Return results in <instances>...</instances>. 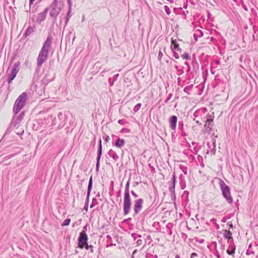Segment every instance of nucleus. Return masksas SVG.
I'll use <instances>...</instances> for the list:
<instances>
[{"label":"nucleus","mask_w":258,"mask_h":258,"mask_svg":"<svg viewBox=\"0 0 258 258\" xmlns=\"http://www.w3.org/2000/svg\"><path fill=\"white\" fill-rule=\"evenodd\" d=\"M71 222V219L67 218L61 223V226H69Z\"/></svg>","instance_id":"c85d7f7f"},{"label":"nucleus","mask_w":258,"mask_h":258,"mask_svg":"<svg viewBox=\"0 0 258 258\" xmlns=\"http://www.w3.org/2000/svg\"><path fill=\"white\" fill-rule=\"evenodd\" d=\"M90 196V193L87 192V197H86V199L85 204L88 205L89 202Z\"/></svg>","instance_id":"49530a36"},{"label":"nucleus","mask_w":258,"mask_h":258,"mask_svg":"<svg viewBox=\"0 0 258 258\" xmlns=\"http://www.w3.org/2000/svg\"><path fill=\"white\" fill-rule=\"evenodd\" d=\"M143 202L144 200L143 199H138L134 201L133 206L134 211V216L138 215L141 212L143 207Z\"/></svg>","instance_id":"0eeeda50"},{"label":"nucleus","mask_w":258,"mask_h":258,"mask_svg":"<svg viewBox=\"0 0 258 258\" xmlns=\"http://www.w3.org/2000/svg\"><path fill=\"white\" fill-rule=\"evenodd\" d=\"M108 83L110 86H112L114 85V81L111 78L108 79Z\"/></svg>","instance_id":"8fccbe9b"},{"label":"nucleus","mask_w":258,"mask_h":258,"mask_svg":"<svg viewBox=\"0 0 258 258\" xmlns=\"http://www.w3.org/2000/svg\"><path fill=\"white\" fill-rule=\"evenodd\" d=\"M181 57L184 59L188 60L190 59V56L187 52H184L181 55Z\"/></svg>","instance_id":"c756f323"},{"label":"nucleus","mask_w":258,"mask_h":258,"mask_svg":"<svg viewBox=\"0 0 258 258\" xmlns=\"http://www.w3.org/2000/svg\"><path fill=\"white\" fill-rule=\"evenodd\" d=\"M97 204V200L95 198H94L93 199H92V203L90 205V208H93L95 205H96Z\"/></svg>","instance_id":"4c0bfd02"},{"label":"nucleus","mask_w":258,"mask_h":258,"mask_svg":"<svg viewBox=\"0 0 258 258\" xmlns=\"http://www.w3.org/2000/svg\"><path fill=\"white\" fill-rule=\"evenodd\" d=\"M169 124L171 129L175 131L177 122V117L176 115H172L169 118Z\"/></svg>","instance_id":"f8f14e48"},{"label":"nucleus","mask_w":258,"mask_h":258,"mask_svg":"<svg viewBox=\"0 0 258 258\" xmlns=\"http://www.w3.org/2000/svg\"><path fill=\"white\" fill-rule=\"evenodd\" d=\"M235 249H236L235 245H228V248L226 250L227 253L228 255H232L233 256H234V254H235Z\"/></svg>","instance_id":"2eb2a0df"},{"label":"nucleus","mask_w":258,"mask_h":258,"mask_svg":"<svg viewBox=\"0 0 258 258\" xmlns=\"http://www.w3.org/2000/svg\"><path fill=\"white\" fill-rule=\"evenodd\" d=\"M57 117H58V119L62 122L61 125H63V124L64 123V119H65V117L63 115V114L61 112H59L57 114ZM60 125H61V124H59V126H60Z\"/></svg>","instance_id":"5701e85b"},{"label":"nucleus","mask_w":258,"mask_h":258,"mask_svg":"<svg viewBox=\"0 0 258 258\" xmlns=\"http://www.w3.org/2000/svg\"><path fill=\"white\" fill-rule=\"evenodd\" d=\"M20 62L18 61L14 63L10 70L9 68L7 71V82L8 84L7 90L8 92L11 91L10 84L12 83L13 80L16 78L18 73L19 72L20 68Z\"/></svg>","instance_id":"f03ea898"},{"label":"nucleus","mask_w":258,"mask_h":258,"mask_svg":"<svg viewBox=\"0 0 258 258\" xmlns=\"http://www.w3.org/2000/svg\"><path fill=\"white\" fill-rule=\"evenodd\" d=\"M196 34H198V36L200 37H202L204 34L203 31L200 29L196 31Z\"/></svg>","instance_id":"79ce46f5"},{"label":"nucleus","mask_w":258,"mask_h":258,"mask_svg":"<svg viewBox=\"0 0 258 258\" xmlns=\"http://www.w3.org/2000/svg\"><path fill=\"white\" fill-rule=\"evenodd\" d=\"M164 10H165L166 13L168 15H169L170 14V13H171V11L170 10L169 8L167 6H165L164 7Z\"/></svg>","instance_id":"e433bc0d"},{"label":"nucleus","mask_w":258,"mask_h":258,"mask_svg":"<svg viewBox=\"0 0 258 258\" xmlns=\"http://www.w3.org/2000/svg\"><path fill=\"white\" fill-rule=\"evenodd\" d=\"M213 144H214V147L211 150V153L213 155H215V152H216L215 143H214Z\"/></svg>","instance_id":"3c124183"},{"label":"nucleus","mask_w":258,"mask_h":258,"mask_svg":"<svg viewBox=\"0 0 258 258\" xmlns=\"http://www.w3.org/2000/svg\"><path fill=\"white\" fill-rule=\"evenodd\" d=\"M108 155L112 157L114 161H117L119 159V157L116 153L112 149H110L108 152Z\"/></svg>","instance_id":"dca6fc26"},{"label":"nucleus","mask_w":258,"mask_h":258,"mask_svg":"<svg viewBox=\"0 0 258 258\" xmlns=\"http://www.w3.org/2000/svg\"><path fill=\"white\" fill-rule=\"evenodd\" d=\"M211 245L214 246L215 249H217V242L216 241H213L211 242Z\"/></svg>","instance_id":"69168bd1"},{"label":"nucleus","mask_w":258,"mask_h":258,"mask_svg":"<svg viewBox=\"0 0 258 258\" xmlns=\"http://www.w3.org/2000/svg\"><path fill=\"white\" fill-rule=\"evenodd\" d=\"M163 56V54H162V52L160 50L159 53H158V58L159 60H161L162 57Z\"/></svg>","instance_id":"4d7b16f0"},{"label":"nucleus","mask_w":258,"mask_h":258,"mask_svg":"<svg viewBox=\"0 0 258 258\" xmlns=\"http://www.w3.org/2000/svg\"><path fill=\"white\" fill-rule=\"evenodd\" d=\"M198 256V254L196 252H192L190 254V258H195V257H196Z\"/></svg>","instance_id":"e2e57ef3"},{"label":"nucleus","mask_w":258,"mask_h":258,"mask_svg":"<svg viewBox=\"0 0 258 258\" xmlns=\"http://www.w3.org/2000/svg\"><path fill=\"white\" fill-rule=\"evenodd\" d=\"M12 127H10V125L7 128V129L6 131L5 134H8L11 132V128Z\"/></svg>","instance_id":"052dcab7"},{"label":"nucleus","mask_w":258,"mask_h":258,"mask_svg":"<svg viewBox=\"0 0 258 258\" xmlns=\"http://www.w3.org/2000/svg\"><path fill=\"white\" fill-rule=\"evenodd\" d=\"M88 236L86 233L84 232H81L78 238V245L80 247H83L85 245L88 243Z\"/></svg>","instance_id":"6e6552de"},{"label":"nucleus","mask_w":258,"mask_h":258,"mask_svg":"<svg viewBox=\"0 0 258 258\" xmlns=\"http://www.w3.org/2000/svg\"><path fill=\"white\" fill-rule=\"evenodd\" d=\"M51 44V38L48 36L43 44V46L38 54L37 60V67L40 68L42 64L47 59L49 49Z\"/></svg>","instance_id":"f257e3e1"},{"label":"nucleus","mask_w":258,"mask_h":258,"mask_svg":"<svg viewBox=\"0 0 258 258\" xmlns=\"http://www.w3.org/2000/svg\"><path fill=\"white\" fill-rule=\"evenodd\" d=\"M170 197L171 201L175 204L176 201L175 192L170 193Z\"/></svg>","instance_id":"473e14b6"},{"label":"nucleus","mask_w":258,"mask_h":258,"mask_svg":"<svg viewBox=\"0 0 258 258\" xmlns=\"http://www.w3.org/2000/svg\"><path fill=\"white\" fill-rule=\"evenodd\" d=\"M51 11L50 12V16L54 18L55 20L56 19L57 16L60 12L61 7L59 6L57 0H53L52 4L50 6Z\"/></svg>","instance_id":"423d86ee"},{"label":"nucleus","mask_w":258,"mask_h":258,"mask_svg":"<svg viewBox=\"0 0 258 258\" xmlns=\"http://www.w3.org/2000/svg\"><path fill=\"white\" fill-rule=\"evenodd\" d=\"M102 138L106 143L108 142L109 140H110L109 136L107 135L106 134H103Z\"/></svg>","instance_id":"c9c22d12"},{"label":"nucleus","mask_w":258,"mask_h":258,"mask_svg":"<svg viewBox=\"0 0 258 258\" xmlns=\"http://www.w3.org/2000/svg\"><path fill=\"white\" fill-rule=\"evenodd\" d=\"M180 168L182 171V172L184 173V174H187V169L186 167L180 166Z\"/></svg>","instance_id":"ea45409f"},{"label":"nucleus","mask_w":258,"mask_h":258,"mask_svg":"<svg viewBox=\"0 0 258 258\" xmlns=\"http://www.w3.org/2000/svg\"><path fill=\"white\" fill-rule=\"evenodd\" d=\"M27 94L26 92L22 93L16 99L14 107L13 112L16 115L21 109L24 106L26 100Z\"/></svg>","instance_id":"20e7f679"},{"label":"nucleus","mask_w":258,"mask_h":258,"mask_svg":"<svg viewBox=\"0 0 258 258\" xmlns=\"http://www.w3.org/2000/svg\"><path fill=\"white\" fill-rule=\"evenodd\" d=\"M102 154V147H98L97 156L96 158V171L98 172L100 167V162Z\"/></svg>","instance_id":"9b49d317"},{"label":"nucleus","mask_w":258,"mask_h":258,"mask_svg":"<svg viewBox=\"0 0 258 258\" xmlns=\"http://www.w3.org/2000/svg\"><path fill=\"white\" fill-rule=\"evenodd\" d=\"M171 49L172 50H177L179 48V44L177 42L176 40H172L171 41Z\"/></svg>","instance_id":"a211bd4d"},{"label":"nucleus","mask_w":258,"mask_h":258,"mask_svg":"<svg viewBox=\"0 0 258 258\" xmlns=\"http://www.w3.org/2000/svg\"><path fill=\"white\" fill-rule=\"evenodd\" d=\"M106 238L107 240V244L106 245V247H109L110 246L116 245L115 243H113L112 242H111V237L109 235H107L106 236Z\"/></svg>","instance_id":"6ab92c4d"},{"label":"nucleus","mask_w":258,"mask_h":258,"mask_svg":"<svg viewBox=\"0 0 258 258\" xmlns=\"http://www.w3.org/2000/svg\"><path fill=\"white\" fill-rule=\"evenodd\" d=\"M177 74L179 76H180L182 74H183L184 73V71H183V67H181L179 69V70H178L177 71Z\"/></svg>","instance_id":"58836bf2"},{"label":"nucleus","mask_w":258,"mask_h":258,"mask_svg":"<svg viewBox=\"0 0 258 258\" xmlns=\"http://www.w3.org/2000/svg\"><path fill=\"white\" fill-rule=\"evenodd\" d=\"M112 146L116 147V148L121 149L125 145V140L123 139H121L119 137H117V139L114 143H112Z\"/></svg>","instance_id":"ddd939ff"},{"label":"nucleus","mask_w":258,"mask_h":258,"mask_svg":"<svg viewBox=\"0 0 258 258\" xmlns=\"http://www.w3.org/2000/svg\"><path fill=\"white\" fill-rule=\"evenodd\" d=\"M67 2L69 5V9L70 10H72V2L71 0H67Z\"/></svg>","instance_id":"6e6d98bb"},{"label":"nucleus","mask_w":258,"mask_h":258,"mask_svg":"<svg viewBox=\"0 0 258 258\" xmlns=\"http://www.w3.org/2000/svg\"><path fill=\"white\" fill-rule=\"evenodd\" d=\"M48 11V8H46L43 12L40 13L36 18V22L40 24L43 22L46 18Z\"/></svg>","instance_id":"9d476101"},{"label":"nucleus","mask_w":258,"mask_h":258,"mask_svg":"<svg viewBox=\"0 0 258 258\" xmlns=\"http://www.w3.org/2000/svg\"><path fill=\"white\" fill-rule=\"evenodd\" d=\"M254 253V251L251 249H247L246 251V254L247 255L253 254Z\"/></svg>","instance_id":"de8ad7c7"},{"label":"nucleus","mask_w":258,"mask_h":258,"mask_svg":"<svg viewBox=\"0 0 258 258\" xmlns=\"http://www.w3.org/2000/svg\"><path fill=\"white\" fill-rule=\"evenodd\" d=\"M71 12H72V10L68 9L67 16L66 18V20H65V26H66L68 24V23L69 21V20L72 16V15L71 14Z\"/></svg>","instance_id":"b1692460"},{"label":"nucleus","mask_w":258,"mask_h":258,"mask_svg":"<svg viewBox=\"0 0 258 258\" xmlns=\"http://www.w3.org/2000/svg\"><path fill=\"white\" fill-rule=\"evenodd\" d=\"M219 183L223 197L229 204H232L233 199L231 196L230 187L222 179H220Z\"/></svg>","instance_id":"39448f33"},{"label":"nucleus","mask_w":258,"mask_h":258,"mask_svg":"<svg viewBox=\"0 0 258 258\" xmlns=\"http://www.w3.org/2000/svg\"><path fill=\"white\" fill-rule=\"evenodd\" d=\"M130 181V178L128 180L125 186L123 198V214L124 215H127L131 210V200L129 191Z\"/></svg>","instance_id":"7ed1b4c3"},{"label":"nucleus","mask_w":258,"mask_h":258,"mask_svg":"<svg viewBox=\"0 0 258 258\" xmlns=\"http://www.w3.org/2000/svg\"><path fill=\"white\" fill-rule=\"evenodd\" d=\"M131 194L135 198H137L138 197V195L134 190L131 191Z\"/></svg>","instance_id":"680f3d73"},{"label":"nucleus","mask_w":258,"mask_h":258,"mask_svg":"<svg viewBox=\"0 0 258 258\" xmlns=\"http://www.w3.org/2000/svg\"><path fill=\"white\" fill-rule=\"evenodd\" d=\"M81 222H82V219H80L78 221H77L75 223H74L72 226H75L76 225V226H78L79 225H80Z\"/></svg>","instance_id":"13d9d810"},{"label":"nucleus","mask_w":258,"mask_h":258,"mask_svg":"<svg viewBox=\"0 0 258 258\" xmlns=\"http://www.w3.org/2000/svg\"><path fill=\"white\" fill-rule=\"evenodd\" d=\"M223 231H224V237L227 239L228 238H230V237H233L232 236V233L231 231L227 230H223Z\"/></svg>","instance_id":"412c9836"},{"label":"nucleus","mask_w":258,"mask_h":258,"mask_svg":"<svg viewBox=\"0 0 258 258\" xmlns=\"http://www.w3.org/2000/svg\"><path fill=\"white\" fill-rule=\"evenodd\" d=\"M113 185H114V182L113 181H111L110 182V186L109 187V195H111L112 192H113Z\"/></svg>","instance_id":"2f4dec72"},{"label":"nucleus","mask_w":258,"mask_h":258,"mask_svg":"<svg viewBox=\"0 0 258 258\" xmlns=\"http://www.w3.org/2000/svg\"><path fill=\"white\" fill-rule=\"evenodd\" d=\"M194 87V85L193 84H191L190 85H188L187 86H186L184 89H183V91L187 93L188 95H189L190 93H189V91L191 90V89H192Z\"/></svg>","instance_id":"393cba45"},{"label":"nucleus","mask_w":258,"mask_h":258,"mask_svg":"<svg viewBox=\"0 0 258 258\" xmlns=\"http://www.w3.org/2000/svg\"><path fill=\"white\" fill-rule=\"evenodd\" d=\"M193 240H195L197 242L200 243H203L204 242L205 240L203 239H199L198 237H195L194 239H189V241L190 242H191Z\"/></svg>","instance_id":"bb28decb"},{"label":"nucleus","mask_w":258,"mask_h":258,"mask_svg":"<svg viewBox=\"0 0 258 258\" xmlns=\"http://www.w3.org/2000/svg\"><path fill=\"white\" fill-rule=\"evenodd\" d=\"M55 77V74H53V76L51 78H48V75L46 74L45 79L43 80L44 83H48L51 81H52L54 80V78Z\"/></svg>","instance_id":"aec40b11"},{"label":"nucleus","mask_w":258,"mask_h":258,"mask_svg":"<svg viewBox=\"0 0 258 258\" xmlns=\"http://www.w3.org/2000/svg\"><path fill=\"white\" fill-rule=\"evenodd\" d=\"M119 76V74H115L113 76V78H112V80L115 82L117 80L118 77Z\"/></svg>","instance_id":"bf43d9fd"},{"label":"nucleus","mask_w":258,"mask_h":258,"mask_svg":"<svg viewBox=\"0 0 258 258\" xmlns=\"http://www.w3.org/2000/svg\"><path fill=\"white\" fill-rule=\"evenodd\" d=\"M173 52V56L176 59H178L179 58V55L177 52H176V50H172Z\"/></svg>","instance_id":"09e8293b"},{"label":"nucleus","mask_w":258,"mask_h":258,"mask_svg":"<svg viewBox=\"0 0 258 258\" xmlns=\"http://www.w3.org/2000/svg\"><path fill=\"white\" fill-rule=\"evenodd\" d=\"M148 213V211L147 210L144 211L141 214L143 217L145 216Z\"/></svg>","instance_id":"0e129e2a"},{"label":"nucleus","mask_w":258,"mask_h":258,"mask_svg":"<svg viewBox=\"0 0 258 258\" xmlns=\"http://www.w3.org/2000/svg\"><path fill=\"white\" fill-rule=\"evenodd\" d=\"M84 246L87 250H90L91 252H93V246L92 245H88L87 243Z\"/></svg>","instance_id":"7c9ffc66"},{"label":"nucleus","mask_w":258,"mask_h":258,"mask_svg":"<svg viewBox=\"0 0 258 258\" xmlns=\"http://www.w3.org/2000/svg\"><path fill=\"white\" fill-rule=\"evenodd\" d=\"M172 96V93L169 94L168 97L165 100L164 102L165 103H167L170 100V99L171 98Z\"/></svg>","instance_id":"a18cd8bd"},{"label":"nucleus","mask_w":258,"mask_h":258,"mask_svg":"<svg viewBox=\"0 0 258 258\" xmlns=\"http://www.w3.org/2000/svg\"><path fill=\"white\" fill-rule=\"evenodd\" d=\"M215 250H216V253H215L216 256L217 258H220V254L219 253L218 251L217 250V249H215Z\"/></svg>","instance_id":"338daca9"},{"label":"nucleus","mask_w":258,"mask_h":258,"mask_svg":"<svg viewBox=\"0 0 258 258\" xmlns=\"http://www.w3.org/2000/svg\"><path fill=\"white\" fill-rule=\"evenodd\" d=\"M169 190L170 193L175 192V186L170 185V186L169 187Z\"/></svg>","instance_id":"37998d69"},{"label":"nucleus","mask_w":258,"mask_h":258,"mask_svg":"<svg viewBox=\"0 0 258 258\" xmlns=\"http://www.w3.org/2000/svg\"><path fill=\"white\" fill-rule=\"evenodd\" d=\"M227 242L228 243V245H235L233 237H230V238L227 239Z\"/></svg>","instance_id":"72a5a7b5"},{"label":"nucleus","mask_w":258,"mask_h":258,"mask_svg":"<svg viewBox=\"0 0 258 258\" xmlns=\"http://www.w3.org/2000/svg\"><path fill=\"white\" fill-rule=\"evenodd\" d=\"M146 258H157L156 254L153 255L150 253H147L146 255Z\"/></svg>","instance_id":"f704fd0d"},{"label":"nucleus","mask_w":258,"mask_h":258,"mask_svg":"<svg viewBox=\"0 0 258 258\" xmlns=\"http://www.w3.org/2000/svg\"><path fill=\"white\" fill-rule=\"evenodd\" d=\"M181 236L182 239H184V240L187 238V235L184 233H181Z\"/></svg>","instance_id":"5fc2aeb1"},{"label":"nucleus","mask_w":258,"mask_h":258,"mask_svg":"<svg viewBox=\"0 0 258 258\" xmlns=\"http://www.w3.org/2000/svg\"><path fill=\"white\" fill-rule=\"evenodd\" d=\"M36 30V27L35 26H29L25 31L24 36L25 38L30 36L33 32H35Z\"/></svg>","instance_id":"4468645a"},{"label":"nucleus","mask_w":258,"mask_h":258,"mask_svg":"<svg viewBox=\"0 0 258 258\" xmlns=\"http://www.w3.org/2000/svg\"><path fill=\"white\" fill-rule=\"evenodd\" d=\"M213 119L212 118H208L206 121V123L205 124V127L207 128V129L209 128V131H211V127L213 124Z\"/></svg>","instance_id":"f3484780"},{"label":"nucleus","mask_w":258,"mask_h":258,"mask_svg":"<svg viewBox=\"0 0 258 258\" xmlns=\"http://www.w3.org/2000/svg\"><path fill=\"white\" fill-rule=\"evenodd\" d=\"M118 123L120 125H124L127 123V121L124 119H119L118 120Z\"/></svg>","instance_id":"c03bdc74"},{"label":"nucleus","mask_w":258,"mask_h":258,"mask_svg":"<svg viewBox=\"0 0 258 258\" xmlns=\"http://www.w3.org/2000/svg\"><path fill=\"white\" fill-rule=\"evenodd\" d=\"M184 64L186 66V68H187V73H188L190 70L189 64L187 61H185Z\"/></svg>","instance_id":"603ef678"},{"label":"nucleus","mask_w":258,"mask_h":258,"mask_svg":"<svg viewBox=\"0 0 258 258\" xmlns=\"http://www.w3.org/2000/svg\"><path fill=\"white\" fill-rule=\"evenodd\" d=\"M93 186V179H92V175H91L90 177L88 185V189H87V192L91 193L92 188Z\"/></svg>","instance_id":"4be33fe9"},{"label":"nucleus","mask_w":258,"mask_h":258,"mask_svg":"<svg viewBox=\"0 0 258 258\" xmlns=\"http://www.w3.org/2000/svg\"><path fill=\"white\" fill-rule=\"evenodd\" d=\"M98 147H102V141H101V138H100L99 140Z\"/></svg>","instance_id":"774afa93"},{"label":"nucleus","mask_w":258,"mask_h":258,"mask_svg":"<svg viewBox=\"0 0 258 258\" xmlns=\"http://www.w3.org/2000/svg\"><path fill=\"white\" fill-rule=\"evenodd\" d=\"M176 175L175 172L173 173L171 179V183H169L170 185H173L175 186V183H176Z\"/></svg>","instance_id":"a878e982"},{"label":"nucleus","mask_w":258,"mask_h":258,"mask_svg":"<svg viewBox=\"0 0 258 258\" xmlns=\"http://www.w3.org/2000/svg\"><path fill=\"white\" fill-rule=\"evenodd\" d=\"M141 106L142 104L141 103H139L137 105H136L133 108V111H134V112L135 113L138 111L140 108L141 107Z\"/></svg>","instance_id":"cd10ccee"},{"label":"nucleus","mask_w":258,"mask_h":258,"mask_svg":"<svg viewBox=\"0 0 258 258\" xmlns=\"http://www.w3.org/2000/svg\"><path fill=\"white\" fill-rule=\"evenodd\" d=\"M25 112H21L16 118H14L10 123V127H15L18 125L23 120Z\"/></svg>","instance_id":"1a4fd4ad"},{"label":"nucleus","mask_w":258,"mask_h":258,"mask_svg":"<svg viewBox=\"0 0 258 258\" xmlns=\"http://www.w3.org/2000/svg\"><path fill=\"white\" fill-rule=\"evenodd\" d=\"M55 62V59H51L49 61V66L50 67H53V66H54V63Z\"/></svg>","instance_id":"864d4df0"},{"label":"nucleus","mask_w":258,"mask_h":258,"mask_svg":"<svg viewBox=\"0 0 258 258\" xmlns=\"http://www.w3.org/2000/svg\"><path fill=\"white\" fill-rule=\"evenodd\" d=\"M130 132H131V130L129 128H122L120 131V133H129Z\"/></svg>","instance_id":"a19ab883"}]
</instances>
